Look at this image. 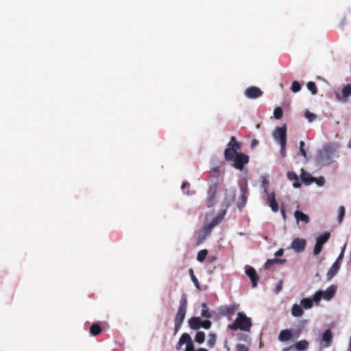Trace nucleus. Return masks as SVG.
Returning <instances> with one entry per match:
<instances>
[{
  "mask_svg": "<svg viewBox=\"0 0 351 351\" xmlns=\"http://www.w3.org/2000/svg\"><path fill=\"white\" fill-rule=\"evenodd\" d=\"M241 195L238 200V207L241 210L245 205L248 196V188L247 183H244L240 186Z\"/></svg>",
  "mask_w": 351,
  "mask_h": 351,
  "instance_id": "obj_10",
  "label": "nucleus"
},
{
  "mask_svg": "<svg viewBox=\"0 0 351 351\" xmlns=\"http://www.w3.org/2000/svg\"><path fill=\"white\" fill-rule=\"evenodd\" d=\"M337 291L335 285H330L325 291L321 290L317 291L313 295V300L315 303H318L322 298L325 300H330L335 295Z\"/></svg>",
  "mask_w": 351,
  "mask_h": 351,
  "instance_id": "obj_4",
  "label": "nucleus"
},
{
  "mask_svg": "<svg viewBox=\"0 0 351 351\" xmlns=\"http://www.w3.org/2000/svg\"><path fill=\"white\" fill-rule=\"evenodd\" d=\"M304 146H305V143L303 141H301L300 142V152L302 156H304V158H306L307 153L304 149Z\"/></svg>",
  "mask_w": 351,
  "mask_h": 351,
  "instance_id": "obj_39",
  "label": "nucleus"
},
{
  "mask_svg": "<svg viewBox=\"0 0 351 351\" xmlns=\"http://www.w3.org/2000/svg\"><path fill=\"white\" fill-rule=\"evenodd\" d=\"M263 94V91L256 86H250L247 88L245 91V95L250 99H256L262 96Z\"/></svg>",
  "mask_w": 351,
  "mask_h": 351,
  "instance_id": "obj_12",
  "label": "nucleus"
},
{
  "mask_svg": "<svg viewBox=\"0 0 351 351\" xmlns=\"http://www.w3.org/2000/svg\"><path fill=\"white\" fill-rule=\"evenodd\" d=\"M225 213L223 214L219 215L214 218L212 221L210 223L211 227L216 226L219 223H220L223 219Z\"/></svg>",
  "mask_w": 351,
  "mask_h": 351,
  "instance_id": "obj_33",
  "label": "nucleus"
},
{
  "mask_svg": "<svg viewBox=\"0 0 351 351\" xmlns=\"http://www.w3.org/2000/svg\"><path fill=\"white\" fill-rule=\"evenodd\" d=\"M210 326H211V322L210 320L206 319L203 322L201 320V327H202L205 329H208L210 328Z\"/></svg>",
  "mask_w": 351,
  "mask_h": 351,
  "instance_id": "obj_41",
  "label": "nucleus"
},
{
  "mask_svg": "<svg viewBox=\"0 0 351 351\" xmlns=\"http://www.w3.org/2000/svg\"><path fill=\"white\" fill-rule=\"evenodd\" d=\"M252 326V322L251 318L247 317L244 313L239 312L235 320L232 324L228 326V328L234 331L240 330L244 332H250Z\"/></svg>",
  "mask_w": 351,
  "mask_h": 351,
  "instance_id": "obj_2",
  "label": "nucleus"
},
{
  "mask_svg": "<svg viewBox=\"0 0 351 351\" xmlns=\"http://www.w3.org/2000/svg\"><path fill=\"white\" fill-rule=\"evenodd\" d=\"M187 308V299L186 296H183L180 301L178 310L175 317V334L180 329L182 324L184 320Z\"/></svg>",
  "mask_w": 351,
  "mask_h": 351,
  "instance_id": "obj_3",
  "label": "nucleus"
},
{
  "mask_svg": "<svg viewBox=\"0 0 351 351\" xmlns=\"http://www.w3.org/2000/svg\"><path fill=\"white\" fill-rule=\"evenodd\" d=\"M226 349L228 351H230V348L228 347H226Z\"/></svg>",
  "mask_w": 351,
  "mask_h": 351,
  "instance_id": "obj_58",
  "label": "nucleus"
},
{
  "mask_svg": "<svg viewBox=\"0 0 351 351\" xmlns=\"http://www.w3.org/2000/svg\"><path fill=\"white\" fill-rule=\"evenodd\" d=\"M205 339V334L204 332L199 331L196 333L195 341L198 343H202Z\"/></svg>",
  "mask_w": 351,
  "mask_h": 351,
  "instance_id": "obj_32",
  "label": "nucleus"
},
{
  "mask_svg": "<svg viewBox=\"0 0 351 351\" xmlns=\"http://www.w3.org/2000/svg\"><path fill=\"white\" fill-rule=\"evenodd\" d=\"M208 254V250L204 249V250H200L198 254H197V260L199 261V262H203L206 256Z\"/></svg>",
  "mask_w": 351,
  "mask_h": 351,
  "instance_id": "obj_31",
  "label": "nucleus"
},
{
  "mask_svg": "<svg viewBox=\"0 0 351 351\" xmlns=\"http://www.w3.org/2000/svg\"><path fill=\"white\" fill-rule=\"evenodd\" d=\"M190 187V184L189 182H183L182 186H181V188L182 190H184L186 188H189Z\"/></svg>",
  "mask_w": 351,
  "mask_h": 351,
  "instance_id": "obj_48",
  "label": "nucleus"
},
{
  "mask_svg": "<svg viewBox=\"0 0 351 351\" xmlns=\"http://www.w3.org/2000/svg\"><path fill=\"white\" fill-rule=\"evenodd\" d=\"M236 350L237 351H249L248 348L244 344H238Z\"/></svg>",
  "mask_w": 351,
  "mask_h": 351,
  "instance_id": "obj_42",
  "label": "nucleus"
},
{
  "mask_svg": "<svg viewBox=\"0 0 351 351\" xmlns=\"http://www.w3.org/2000/svg\"><path fill=\"white\" fill-rule=\"evenodd\" d=\"M189 325L192 329H199L201 327V319L197 317H193L189 319Z\"/></svg>",
  "mask_w": 351,
  "mask_h": 351,
  "instance_id": "obj_22",
  "label": "nucleus"
},
{
  "mask_svg": "<svg viewBox=\"0 0 351 351\" xmlns=\"http://www.w3.org/2000/svg\"><path fill=\"white\" fill-rule=\"evenodd\" d=\"M345 213H346L345 207L343 206H339V209H338V218H337V221L339 224L342 223L344 216H345Z\"/></svg>",
  "mask_w": 351,
  "mask_h": 351,
  "instance_id": "obj_29",
  "label": "nucleus"
},
{
  "mask_svg": "<svg viewBox=\"0 0 351 351\" xmlns=\"http://www.w3.org/2000/svg\"><path fill=\"white\" fill-rule=\"evenodd\" d=\"M238 305L230 304V305H223L220 306L218 308L219 313L223 316L227 317L229 319H231V317L234 314L236 311L237 310Z\"/></svg>",
  "mask_w": 351,
  "mask_h": 351,
  "instance_id": "obj_8",
  "label": "nucleus"
},
{
  "mask_svg": "<svg viewBox=\"0 0 351 351\" xmlns=\"http://www.w3.org/2000/svg\"><path fill=\"white\" fill-rule=\"evenodd\" d=\"M280 212H281V214L284 218V219H286V210H285V208L284 207H282L280 208Z\"/></svg>",
  "mask_w": 351,
  "mask_h": 351,
  "instance_id": "obj_50",
  "label": "nucleus"
},
{
  "mask_svg": "<svg viewBox=\"0 0 351 351\" xmlns=\"http://www.w3.org/2000/svg\"><path fill=\"white\" fill-rule=\"evenodd\" d=\"M332 150L330 147H325L317 155V160L322 163L329 164L331 160Z\"/></svg>",
  "mask_w": 351,
  "mask_h": 351,
  "instance_id": "obj_7",
  "label": "nucleus"
},
{
  "mask_svg": "<svg viewBox=\"0 0 351 351\" xmlns=\"http://www.w3.org/2000/svg\"><path fill=\"white\" fill-rule=\"evenodd\" d=\"M306 242L304 239H295L291 243V248L296 252H302L306 247Z\"/></svg>",
  "mask_w": 351,
  "mask_h": 351,
  "instance_id": "obj_13",
  "label": "nucleus"
},
{
  "mask_svg": "<svg viewBox=\"0 0 351 351\" xmlns=\"http://www.w3.org/2000/svg\"><path fill=\"white\" fill-rule=\"evenodd\" d=\"M301 180L306 184H310L315 181V178L311 176L310 173L302 169Z\"/></svg>",
  "mask_w": 351,
  "mask_h": 351,
  "instance_id": "obj_23",
  "label": "nucleus"
},
{
  "mask_svg": "<svg viewBox=\"0 0 351 351\" xmlns=\"http://www.w3.org/2000/svg\"><path fill=\"white\" fill-rule=\"evenodd\" d=\"M213 227L210 226V224H208L204 228L205 236L209 235L213 230Z\"/></svg>",
  "mask_w": 351,
  "mask_h": 351,
  "instance_id": "obj_44",
  "label": "nucleus"
},
{
  "mask_svg": "<svg viewBox=\"0 0 351 351\" xmlns=\"http://www.w3.org/2000/svg\"><path fill=\"white\" fill-rule=\"evenodd\" d=\"M101 332V328L98 324H93L90 328V333L93 336H97Z\"/></svg>",
  "mask_w": 351,
  "mask_h": 351,
  "instance_id": "obj_27",
  "label": "nucleus"
},
{
  "mask_svg": "<svg viewBox=\"0 0 351 351\" xmlns=\"http://www.w3.org/2000/svg\"><path fill=\"white\" fill-rule=\"evenodd\" d=\"M241 143L232 136L224 151V158L226 161L233 162L232 167L242 171L249 162L250 158L247 154L241 152Z\"/></svg>",
  "mask_w": 351,
  "mask_h": 351,
  "instance_id": "obj_1",
  "label": "nucleus"
},
{
  "mask_svg": "<svg viewBox=\"0 0 351 351\" xmlns=\"http://www.w3.org/2000/svg\"><path fill=\"white\" fill-rule=\"evenodd\" d=\"M303 314H304V310L300 305H299L298 304H295L292 306L291 315L293 317H302L303 315Z\"/></svg>",
  "mask_w": 351,
  "mask_h": 351,
  "instance_id": "obj_21",
  "label": "nucleus"
},
{
  "mask_svg": "<svg viewBox=\"0 0 351 351\" xmlns=\"http://www.w3.org/2000/svg\"><path fill=\"white\" fill-rule=\"evenodd\" d=\"M274 116L276 119H280L283 116V111L280 107H276L274 110Z\"/></svg>",
  "mask_w": 351,
  "mask_h": 351,
  "instance_id": "obj_35",
  "label": "nucleus"
},
{
  "mask_svg": "<svg viewBox=\"0 0 351 351\" xmlns=\"http://www.w3.org/2000/svg\"><path fill=\"white\" fill-rule=\"evenodd\" d=\"M306 86L307 88L311 92L313 95H316L317 93V88L314 82H308Z\"/></svg>",
  "mask_w": 351,
  "mask_h": 351,
  "instance_id": "obj_34",
  "label": "nucleus"
},
{
  "mask_svg": "<svg viewBox=\"0 0 351 351\" xmlns=\"http://www.w3.org/2000/svg\"><path fill=\"white\" fill-rule=\"evenodd\" d=\"M186 195H192L194 193V192L190 193L189 191L184 192Z\"/></svg>",
  "mask_w": 351,
  "mask_h": 351,
  "instance_id": "obj_52",
  "label": "nucleus"
},
{
  "mask_svg": "<svg viewBox=\"0 0 351 351\" xmlns=\"http://www.w3.org/2000/svg\"><path fill=\"white\" fill-rule=\"evenodd\" d=\"M215 171L218 172L219 171V169L218 167H217L216 169H215Z\"/></svg>",
  "mask_w": 351,
  "mask_h": 351,
  "instance_id": "obj_57",
  "label": "nucleus"
},
{
  "mask_svg": "<svg viewBox=\"0 0 351 351\" xmlns=\"http://www.w3.org/2000/svg\"><path fill=\"white\" fill-rule=\"evenodd\" d=\"M189 274H190V276H191V280H192V281H193V282L194 283V285L195 286V287H196L198 290H201V287H200L199 282L198 280L197 279V278L195 277V276L194 275V272H193V269H190L189 270Z\"/></svg>",
  "mask_w": 351,
  "mask_h": 351,
  "instance_id": "obj_30",
  "label": "nucleus"
},
{
  "mask_svg": "<svg viewBox=\"0 0 351 351\" xmlns=\"http://www.w3.org/2000/svg\"><path fill=\"white\" fill-rule=\"evenodd\" d=\"M267 204L273 212L277 213L278 211L279 206L276 199V193L274 192L267 194Z\"/></svg>",
  "mask_w": 351,
  "mask_h": 351,
  "instance_id": "obj_16",
  "label": "nucleus"
},
{
  "mask_svg": "<svg viewBox=\"0 0 351 351\" xmlns=\"http://www.w3.org/2000/svg\"><path fill=\"white\" fill-rule=\"evenodd\" d=\"M293 337V332L291 330L285 329L282 330L278 337V339L280 341H289Z\"/></svg>",
  "mask_w": 351,
  "mask_h": 351,
  "instance_id": "obj_19",
  "label": "nucleus"
},
{
  "mask_svg": "<svg viewBox=\"0 0 351 351\" xmlns=\"http://www.w3.org/2000/svg\"><path fill=\"white\" fill-rule=\"evenodd\" d=\"M308 342L306 340L298 341L295 345V348L299 351L305 350L308 348Z\"/></svg>",
  "mask_w": 351,
  "mask_h": 351,
  "instance_id": "obj_28",
  "label": "nucleus"
},
{
  "mask_svg": "<svg viewBox=\"0 0 351 351\" xmlns=\"http://www.w3.org/2000/svg\"><path fill=\"white\" fill-rule=\"evenodd\" d=\"M329 232H324L321 236L318 237L316 240V243L313 249V254L318 255L322 250L324 244H325L330 238Z\"/></svg>",
  "mask_w": 351,
  "mask_h": 351,
  "instance_id": "obj_6",
  "label": "nucleus"
},
{
  "mask_svg": "<svg viewBox=\"0 0 351 351\" xmlns=\"http://www.w3.org/2000/svg\"><path fill=\"white\" fill-rule=\"evenodd\" d=\"M349 351H351V337H350V339Z\"/></svg>",
  "mask_w": 351,
  "mask_h": 351,
  "instance_id": "obj_54",
  "label": "nucleus"
},
{
  "mask_svg": "<svg viewBox=\"0 0 351 351\" xmlns=\"http://www.w3.org/2000/svg\"><path fill=\"white\" fill-rule=\"evenodd\" d=\"M215 341H216V336H215V335H214V334L210 335H209V339H208V342H207L208 346L210 347V348L213 347L215 343Z\"/></svg>",
  "mask_w": 351,
  "mask_h": 351,
  "instance_id": "obj_38",
  "label": "nucleus"
},
{
  "mask_svg": "<svg viewBox=\"0 0 351 351\" xmlns=\"http://www.w3.org/2000/svg\"><path fill=\"white\" fill-rule=\"evenodd\" d=\"M305 117L308 120L309 122H313L317 118V115L308 110L305 112Z\"/></svg>",
  "mask_w": 351,
  "mask_h": 351,
  "instance_id": "obj_37",
  "label": "nucleus"
},
{
  "mask_svg": "<svg viewBox=\"0 0 351 351\" xmlns=\"http://www.w3.org/2000/svg\"><path fill=\"white\" fill-rule=\"evenodd\" d=\"M343 250L339 254L338 258L337 261L332 264V267L329 269V270L327 272V277L328 280H330L338 272L340 265H341V261L343 257Z\"/></svg>",
  "mask_w": 351,
  "mask_h": 351,
  "instance_id": "obj_11",
  "label": "nucleus"
},
{
  "mask_svg": "<svg viewBox=\"0 0 351 351\" xmlns=\"http://www.w3.org/2000/svg\"><path fill=\"white\" fill-rule=\"evenodd\" d=\"M348 147H351V139L348 142Z\"/></svg>",
  "mask_w": 351,
  "mask_h": 351,
  "instance_id": "obj_56",
  "label": "nucleus"
},
{
  "mask_svg": "<svg viewBox=\"0 0 351 351\" xmlns=\"http://www.w3.org/2000/svg\"><path fill=\"white\" fill-rule=\"evenodd\" d=\"M286 144L287 143L280 144V154H281L282 158H285L286 156V155H287Z\"/></svg>",
  "mask_w": 351,
  "mask_h": 351,
  "instance_id": "obj_43",
  "label": "nucleus"
},
{
  "mask_svg": "<svg viewBox=\"0 0 351 351\" xmlns=\"http://www.w3.org/2000/svg\"><path fill=\"white\" fill-rule=\"evenodd\" d=\"M192 339L190 337V335L188 334V333H183L180 339H179V341H178V346H177V349H180V346H182L183 344L186 343V346L187 345L188 343H189L190 341H191Z\"/></svg>",
  "mask_w": 351,
  "mask_h": 351,
  "instance_id": "obj_24",
  "label": "nucleus"
},
{
  "mask_svg": "<svg viewBox=\"0 0 351 351\" xmlns=\"http://www.w3.org/2000/svg\"><path fill=\"white\" fill-rule=\"evenodd\" d=\"M286 262L285 259H279V258H274V259H268L265 264V268L266 269H270L271 266L274 264H284Z\"/></svg>",
  "mask_w": 351,
  "mask_h": 351,
  "instance_id": "obj_25",
  "label": "nucleus"
},
{
  "mask_svg": "<svg viewBox=\"0 0 351 351\" xmlns=\"http://www.w3.org/2000/svg\"><path fill=\"white\" fill-rule=\"evenodd\" d=\"M283 280H280L274 289V292L276 294H278L282 289V286H283Z\"/></svg>",
  "mask_w": 351,
  "mask_h": 351,
  "instance_id": "obj_40",
  "label": "nucleus"
},
{
  "mask_svg": "<svg viewBox=\"0 0 351 351\" xmlns=\"http://www.w3.org/2000/svg\"><path fill=\"white\" fill-rule=\"evenodd\" d=\"M245 274L250 278L252 287L254 288L256 287L259 278L256 270L252 267H247L245 268Z\"/></svg>",
  "mask_w": 351,
  "mask_h": 351,
  "instance_id": "obj_14",
  "label": "nucleus"
},
{
  "mask_svg": "<svg viewBox=\"0 0 351 351\" xmlns=\"http://www.w3.org/2000/svg\"><path fill=\"white\" fill-rule=\"evenodd\" d=\"M273 136L280 144L287 143V129L285 126L278 127L275 129Z\"/></svg>",
  "mask_w": 351,
  "mask_h": 351,
  "instance_id": "obj_9",
  "label": "nucleus"
},
{
  "mask_svg": "<svg viewBox=\"0 0 351 351\" xmlns=\"http://www.w3.org/2000/svg\"><path fill=\"white\" fill-rule=\"evenodd\" d=\"M301 86L300 84L298 81H293L291 84V90L293 93H298L300 90Z\"/></svg>",
  "mask_w": 351,
  "mask_h": 351,
  "instance_id": "obj_36",
  "label": "nucleus"
},
{
  "mask_svg": "<svg viewBox=\"0 0 351 351\" xmlns=\"http://www.w3.org/2000/svg\"><path fill=\"white\" fill-rule=\"evenodd\" d=\"M351 95V84H348L343 87L341 93H336L338 100L346 101L348 97Z\"/></svg>",
  "mask_w": 351,
  "mask_h": 351,
  "instance_id": "obj_15",
  "label": "nucleus"
},
{
  "mask_svg": "<svg viewBox=\"0 0 351 351\" xmlns=\"http://www.w3.org/2000/svg\"><path fill=\"white\" fill-rule=\"evenodd\" d=\"M268 182L267 180H263V186L264 187V192L265 193H267V185H268Z\"/></svg>",
  "mask_w": 351,
  "mask_h": 351,
  "instance_id": "obj_47",
  "label": "nucleus"
},
{
  "mask_svg": "<svg viewBox=\"0 0 351 351\" xmlns=\"http://www.w3.org/2000/svg\"><path fill=\"white\" fill-rule=\"evenodd\" d=\"M332 335L330 329H327L322 335V341L325 343L324 347H329L332 343Z\"/></svg>",
  "mask_w": 351,
  "mask_h": 351,
  "instance_id": "obj_20",
  "label": "nucleus"
},
{
  "mask_svg": "<svg viewBox=\"0 0 351 351\" xmlns=\"http://www.w3.org/2000/svg\"><path fill=\"white\" fill-rule=\"evenodd\" d=\"M284 254V250L283 249H280L278 250L276 253H275V256L276 257H280V256H282Z\"/></svg>",
  "mask_w": 351,
  "mask_h": 351,
  "instance_id": "obj_46",
  "label": "nucleus"
},
{
  "mask_svg": "<svg viewBox=\"0 0 351 351\" xmlns=\"http://www.w3.org/2000/svg\"><path fill=\"white\" fill-rule=\"evenodd\" d=\"M317 183L319 186H322L324 183V179L323 178H320L317 180Z\"/></svg>",
  "mask_w": 351,
  "mask_h": 351,
  "instance_id": "obj_49",
  "label": "nucleus"
},
{
  "mask_svg": "<svg viewBox=\"0 0 351 351\" xmlns=\"http://www.w3.org/2000/svg\"><path fill=\"white\" fill-rule=\"evenodd\" d=\"M202 315L204 317L208 318L210 317V313L208 312V310L204 309L202 311Z\"/></svg>",
  "mask_w": 351,
  "mask_h": 351,
  "instance_id": "obj_45",
  "label": "nucleus"
},
{
  "mask_svg": "<svg viewBox=\"0 0 351 351\" xmlns=\"http://www.w3.org/2000/svg\"><path fill=\"white\" fill-rule=\"evenodd\" d=\"M294 217L298 223L299 221H302L306 224L309 222L308 216L306 214L302 213V211L295 210L294 213Z\"/></svg>",
  "mask_w": 351,
  "mask_h": 351,
  "instance_id": "obj_17",
  "label": "nucleus"
},
{
  "mask_svg": "<svg viewBox=\"0 0 351 351\" xmlns=\"http://www.w3.org/2000/svg\"><path fill=\"white\" fill-rule=\"evenodd\" d=\"M299 335H300V332H298L295 333V337H298Z\"/></svg>",
  "mask_w": 351,
  "mask_h": 351,
  "instance_id": "obj_55",
  "label": "nucleus"
},
{
  "mask_svg": "<svg viewBox=\"0 0 351 351\" xmlns=\"http://www.w3.org/2000/svg\"><path fill=\"white\" fill-rule=\"evenodd\" d=\"M287 178L293 182V186L295 188H299L301 186V184L299 181V178L298 175L294 173L293 171H288L287 173Z\"/></svg>",
  "mask_w": 351,
  "mask_h": 351,
  "instance_id": "obj_18",
  "label": "nucleus"
},
{
  "mask_svg": "<svg viewBox=\"0 0 351 351\" xmlns=\"http://www.w3.org/2000/svg\"><path fill=\"white\" fill-rule=\"evenodd\" d=\"M218 187L219 186L217 182L213 183L209 186L206 200V204L208 208H210L215 204Z\"/></svg>",
  "mask_w": 351,
  "mask_h": 351,
  "instance_id": "obj_5",
  "label": "nucleus"
},
{
  "mask_svg": "<svg viewBox=\"0 0 351 351\" xmlns=\"http://www.w3.org/2000/svg\"><path fill=\"white\" fill-rule=\"evenodd\" d=\"M197 351H207L205 348H199Z\"/></svg>",
  "mask_w": 351,
  "mask_h": 351,
  "instance_id": "obj_53",
  "label": "nucleus"
},
{
  "mask_svg": "<svg viewBox=\"0 0 351 351\" xmlns=\"http://www.w3.org/2000/svg\"><path fill=\"white\" fill-rule=\"evenodd\" d=\"M258 141L256 139H253L252 141L251 145H252V147H254V146L258 145Z\"/></svg>",
  "mask_w": 351,
  "mask_h": 351,
  "instance_id": "obj_51",
  "label": "nucleus"
},
{
  "mask_svg": "<svg viewBox=\"0 0 351 351\" xmlns=\"http://www.w3.org/2000/svg\"><path fill=\"white\" fill-rule=\"evenodd\" d=\"M314 302L313 298H303L300 300V306L302 308L309 309L313 307Z\"/></svg>",
  "mask_w": 351,
  "mask_h": 351,
  "instance_id": "obj_26",
  "label": "nucleus"
}]
</instances>
